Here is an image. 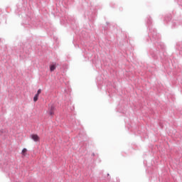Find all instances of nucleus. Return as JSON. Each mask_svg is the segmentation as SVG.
<instances>
[{"instance_id":"nucleus-1","label":"nucleus","mask_w":182,"mask_h":182,"mask_svg":"<svg viewBox=\"0 0 182 182\" xmlns=\"http://www.w3.org/2000/svg\"><path fill=\"white\" fill-rule=\"evenodd\" d=\"M149 36H151L152 38H151V41L152 42H154V41H159L161 38L160 34L157 33V31L156 29H150L149 28Z\"/></svg>"},{"instance_id":"nucleus-2","label":"nucleus","mask_w":182,"mask_h":182,"mask_svg":"<svg viewBox=\"0 0 182 182\" xmlns=\"http://www.w3.org/2000/svg\"><path fill=\"white\" fill-rule=\"evenodd\" d=\"M55 106L51 105V107H50L49 111L48 112V114L50 116H53V114H55Z\"/></svg>"},{"instance_id":"nucleus-3","label":"nucleus","mask_w":182,"mask_h":182,"mask_svg":"<svg viewBox=\"0 0 182 182\" xmlns=\"http://www.w3.org/2000/svg\"><path fill=\"white\" fill-rule=\"evenodd\" d=\"M30 137L33 140V141H39V136H38V134H31Z\"/></svg>"},{"instance_id":"nucleus-4","label":"nucleus","mask_w":182,"mask_h":182,"mask_svg":"<svg viewBox=\"0 0 182 182\" xmlns=\"http://www.w3.org/2000/svg\"><path fill=\"white\" fill-rule=\"evenodd\" d=\"M165 21H166V22H170V21H171V14H168L165 16Z\"/></svg>"},{"instance_id":"nucleus-5","label":"nucleus","mask_w":182,"mask_h":182,"mask_svg":"<svg viewBox=\"0 0 182 182\" xmlns=\"http://www.w3.org/2000/svg\"><path fill=\"white\" fill-rule=\"evenodd\" d=\"M146 23H147V25H149V26H150V25H151V23H152L151 17H150V16H148V17H147Z\"/></svg>"},{"instance_id":"nucleus-6","label":"nucleus","mask_w":182,"mask_h":182,"mask_svg":"<svg viewBox=\"0 0 182 182\" xmlns=\"http://www.w3.org/2000/svg\"><path fill=\"white\" fill-rule=\"evenodd\" d=\"M56 69V65H50V72H53Z\"/></svg>"},{"instance_id":"nucleus-7","label":"nucleus","mask_w":182,"mask_h":182,"mask_svg":"<svg viewBox=\"0 0 182 182\" xmlns=\"http://www.w3.org/2000/svg\"><path fill=\"white\" fill-rule=\"evenodd\" d=\"M26 151H28V149H26V148H23L21 151L22 156H26Z\"/></svg>"},{"instance_id":"nucleus-8","label":"nucleus","mask_w":182,"mask_h":182,"mask_svg":"<svg viewBox=\"0 0 182 182\" xmlns=\"http://www.w3.org/2000/svg\"><path fill=\"white\" fill-rule=\"evenodd\" d=\"M38 97H39V95L38 94H36L33 97V102H38Z\"/></svg>"},{"instance_id":"nucleus-9","label":"nucleus","mask_w":182,"mask_h":182,"mask_svg":"<svg viewBox=\"0 0 182 182\" xmlns=\"http://www.w3.org/2000/svg\"><path fill=\"white\" fill-rule=\"evenodd\" d=\"M41 93H42V90H41V89H38V91H37V93H36V95H41Z\"/></svg>"},{"instance_id":"nucleus-10","label":"nucleus","mask_w":182,"mask_h":182,"mask_svg":"<svg viewBox=\"0 0 182 182\" xmlns=\"http://www.w3.org/2000/svg\"><path fill=\"white\" fill-rule=\"evenodd\" d=\"M151 55L152 58H156V55L154 54H151Z\"/></svg>"},{"instance_id":"nucleus-11","label":"nucleus","mask_w":182,"mask_h":182,"mask_svg":"<svg viewBox=\"0 0 182 182\" xmlns=\"http://www.w3.org/2000/svg\"><path fill=\"white\" fill-rule=\"evenodd\" d=\"M92 156L93 157H95V153H92Z\"/></svg>"},{"instance_id":"nucleus-12","label":"nucleus","mask_w":182,"mask_h":182,"mask_svg":"<svg viewBox=\"0 0 182 182\" xmlns=\"http://www.w3.org/2000/svg\"><path fill=\"white\" fill-rule=\"evenodd\" d=\"M107 25H109V23H108V22H107Z\"/></svg>"}]
</instances>
